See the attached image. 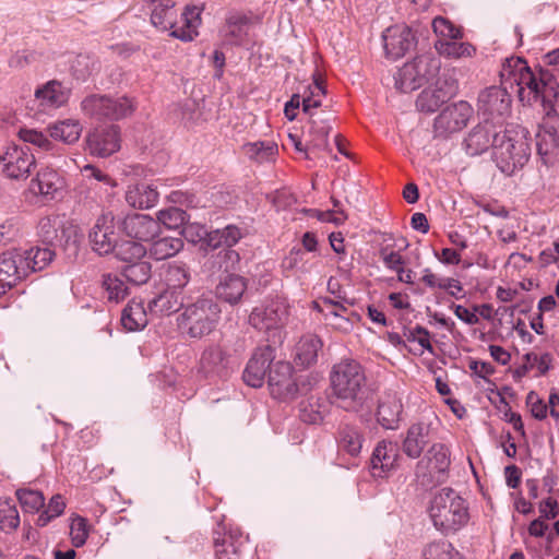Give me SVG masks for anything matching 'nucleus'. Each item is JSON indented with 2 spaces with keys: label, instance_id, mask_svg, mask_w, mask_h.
Masks as SVG:
<instances>
[{
  "label": "nucleus",
  "instance_id": "f257e3e1",
  "mask_svg": "<svg viewBox=\"0 0 559 559\" xmlns=\"http://www.w3.org/2000/svg\"><path fill=\"white\" fill-rule=\"evenodd\" d=\"M501 84L525 104L540 100L547 115L559 103V68L540 69L536 75L522 58L506 59L500 71Z\"/></svg>",
  "mask_w": 559,
  "mask_h": 559
},
{
  "label": "nucleus",
  "instance_id": "f03ea898",
  "mask_svg": "<svg viewBox=\"0 0 559 559\" xmlns=\"http://www.w3.org/2000/svg\"><path fill=\"white\" fill-rule=\"evenodd\" d=\"M329 378L331 397L336 407L355 414L371 411L374 389L359 361L353 358L341 359L333 365Z\"/></svg>",
  "mask_w": 559,
  "mask_h": 559
},
{
  "label": "nucleus",
  "instance_id": "7ed1b4c3",
  "mask_svg": "<svg viewBox=\"0 0 559 559\" xmlns=\"http://www.w3.org/2000/svg\"><path fill=\"white\" fill-rule=\"evenodd\" d=\"M492 143V159L501 173L511 176L528 162L531 145L524 128L515 126L500 129Z\"/></svg>",
  "mask_w": 559,
  "mask_h": 559
},
{
  "label": "nucleus",
  "instance_id": "20e7f679",
  "mask_svg": "<svg viewBox=\"0 0 559 559\" xmlns=\"http://www.w3.org/2000/svg\"><path fill=\"white\" fill-rule=\"evenodd\" d=\"M222 309L212 296L202 295L187 304L178 317V326L191 338L210 335L221 320Z\"/></svg>",
  "mask_w": 559,
  "mask_h": 559
},
{
  "label": "nucleus",
  "instance_id": "39448f33",
  "mask_svg": "<svg viewBox=\"0 0 559 559\" xmlns=\"http://www.w3.org/2000/svg\"><path fill=\"white\" fill-rule=\"evenodd\" d=\"M429 514L433 525L444 533L455 532L468 521L465 501L452 488H443L435 495Z\"/></svg>",
  "mask_w": 559,
  "mask_h": 559
},
{
  "label": "nucleus",
  "instance_id": "423d86ee",
  "mask_svg": "<svg viewBox=\"0 0 559 559\" xmlns=\"http://www.w3.org/2000/svg\"><path fill=\"white\" fill-rule=\"evenodd\" d=\"M271 394L280 400H294L311 390L308 374L295 376L293 366L287 361H276L269 372L267 379Z\"/></svg>",
  "mask_w": 559,
  "mask_h": 559
},
{
  "label": "nucleus",
  "instance_id": "0eeeda50",
  "mask_svg": "<svg viewBox=\"0 0 559 559\" xmlns=\"http://www.w3.org/2000/svg\"><path fill=\"white\" fill-rule=\"evenodd\" d=\"M439 70V59L430 55L417 56L397 70L394 75L395 87L403 93L413 92L435 79Z\"/></svg>",
  "mask_w": 559,
  "mask_h": 559
},
{
  "label": "nucleus",
  "instance_id": "6e6552de",
  "mask_svg": "<svg viewBox=\"0 0 559 559\" xmlns=\"http://www.w3.org/2000/svg\"><path fill=\"white\" fill-rule=\"evenodd\" d=\"M451 464L450 452L442 443H435L416 465L415 474L423 486L442 484L448 478Z\"/></svg>",
  "mask_w": 559,
  "mask_h": 559
},
{
  "label": "nucleus",
  "instance_id": "1a4fd4ad",
  "mask_svg": "<svg viewBox=\"0 0 559 559\" xmlns=\"http://www.w3.org/2000/svg\"><path fill=\"white\" fill-rule=\"evenodd\" d=\"M88 241L94 252L107 255L114 252L118 235L115 216L111 212H103L88 233Z\"/></svg>",
  "mask_w": 559,
  "mask_h": 559
},
{
  "label": "nucleus",
  "instance_id": "9d476101",
  "mask_svg": "<svg viewBox=\"0 0 559 559\" xmlns=\"http://www.w3.org/2000/svg\"><path fill=\"white\" fill-rule=\"evenodd\" d=\"M473 107L464 100L447 106L435 119L433 129L437 136L447 138L461 131L473 116Z\"/></svg>",
  "mask_w": 559,
  "mask_h": 559
},
{
  "label": "nucleus",
  "instance_id": "9b49d317",
  "mask_svg": "<svg viewBox=\"0 0 559 559\" xmlns=\"http://www.w3.org/2000/svg\"><path fill=\"white\" fill-rule=\"evenodd\" d=\"M0 162L3 164L5 176L16 180L26 179L36 163L28 147L15 144L8 146L4 151L0 150Z\"/></svg>",
  "mask_w": 559,
  "mask_h": 559
},
{
  "label": "nucleus",
  "instance_id": "f8f14e48",
  "mask_svg": "<svg viewBox=\"0 0 559 559\" xmlns=\"http://www.w3.org/2000/svg\"><path fill=\"white\" fill-rule=\"evenodd\" d=\"M457 85L451 76H440L433 86L425 88L416 99V107L420 111L435 112L441 105L456 94Z\"/></svg>",
  "mask_w": 559,
  "mask_h": 559
},
{
  "label": "nucleus",
  "instance_id": "ddd939ff",
  "mask_svg": "<svg viewBox=\"0 0 559 559\" xmlns=\"http://www.w3.org/2000/svg\"><path fill=\"white\" fill-rule=\"evenodd\" d=\"M287 316L286 307L280 301H271L261 307H255L249 316V324L259 331L272 333L273 337L280 336V328Z\"/></svg>",
  "mask_w": 559,
  "mask_h": 559
},
{
  "label": "nucleus",
  "instance_id": "4468645a",
  "mask_svg": "<svg viewBox=\"0 0 559 559\" xmlns=\"http://www.w3.org/2000/svg\"><path fill=\"white\" fill-rule=\"evenodd\" d=\"M275 358L274 348L270 345L258 347L249 359L243 371V381L252 388H261L266 372H270Z\"/></svg>",
  "mask_w": 559,
  "mask_h": 559
},
{
  "label": "nucleus",
  "instance_id": "2eb2a0df",
  "mask_svg": "<svg viewBox=\"0 0 559 559\" xmlns=\"http://www.w3.org/2000/svg\"><path fill=\"white\" fill-rule=\"evenodd\" d=\"M511 94L503 84L485 88L478 96L479 111L486 116L504 117L510 112Z\"/></svg>",
  "mask_w": 559,
  "mask_h": 559
},
{
  "label": "nucleus",
  "instance_id": "dca6fc26",
  "mask_svg": "<svg viewBox=\"0 0 559 559\" xmlns=\"http://www.w3.org/2000/svg\"><path fill=\"white\" fill-rule=\"evenodd\" d=\"M86 143L92 155L107 157L120 147L119 128L114 124L95 128L88 133Z\"/></svg>",
  "mask_w": 559,
  "mask_h": 559
},
{
  "label": "nucleus",
  "instance_id": "f3484780",
  "mask_svg": "<svg viewBox=\"0 0 559 559\" xmlns=\"http://www.w3.org/2000/svg\"><path fill=\"white\" fill-rule=\"evenodd\" d=\"M382 39L385 55L393 60L403 57L415 46V36L412 29L405 25L388 27Z\"/></svg>",
  "mask_w": 559,
  "mask_h": 559
},
{
  "label": "nucleus",
  "instance_id": "a211bd4d",
  "mask_svg": "<svg viewBox=\"0 0 559 559\" xmlns=\"http://www.w3.org/2000/svg\"><path fill=\"white\" fill-rule=\"evenodd\" d=\"M399 457L396 443L388 440L378 442L370 457L371 475L376 478L386 477L397 466Z\"/></svg>",
  "mask_w": 559,
  "mask_h": 559
},
{
  "label": "nucleus",
  "instance_id": "6ab92c4d",
  "mask_svg": "<svg viewBox=\"0 0 559 559\" xmlns=\"http://www.w3.org/2000/svg\"><path fill=\"white\" fill-rule=\"evenodd\" d=\"M501 127H497L489 119H485L484 122L477 124L472 129L465 139L466 153L476 156L486 152L489 147L493 151V143L496 134L500 133Z\"/></svg>",
  "mask_w": 559,
  "mask_h": 559
},
{
  "label": "nucleus",
  "instance_id": "aec40b11",
  "mask_svg": "<svg viewBox=\"0 0 559 559\" xmlns=\"http://www.w3.org/2000/svg\"><path fill=\"white\" fill-rule=\"evenodd\" d=\"M332 115L325 111H316L310 115L309 127L304 131L307 145L313 150H326L329 147V134L332 130Z\"/></svg>",
  "mask_w": 559,
  "mask_h": 559
},
{
  "label": "nucleus",
  "instance_id": "412c9836",
  "mask_svg": "<svg viewBox=\"0 0 559 559\" xmlns=\"http://www.w3.org/2000/svg\"><path fill=\"white\" fill-rule=\"evenodd\" d=\"M19 250L0 254V297L11 289L20 280L26 277L24 264L20 263Z\"/></svg>",
  "mask_w": 559,
  "mask_h": 559
},
{
  "label": "nucleus",
  "instance_id": "4be33fe9",
  "mask_svg": "<svg viewBox=\"0 0 559 559\" xmlns=\"http://www.w3.org/2000/svg\"><path fill=\"white\" fill-rule=\"evenodd\" d=\"M122 228L127 236L141 241H151L159 233L156 219L146 214L128 215L122 222Z\"/></svg>",
  "mask_w": 559,
  "mask_h": 559
},
{
  "label": "nucleus",
  "instance_id": "5701e85b",
  "mask_svg": "<svg viewBox=\"0 0 559 559\" xmlns=\"http://www.w3.org/2000/svg\"><path fill=\"white\" fill-rule=\"evenodd\" d=\"M431 439V425L425 421L415 423L406 431L402 450L408 457L418 459Z\"/></svg>",
  "mask_w": 559,
  "mask_h": 559
},
{
  "label": "nucleus",
  "instance_id": "b1692460",
  "mask_svg": "<svg viewBox=\"0 0 559 559\" xmlns=\"http://www.w3.org/2000/svg\"><path fill=\"white\" fill-rule=\"evenodd\" d=\"M64 187L63 177L57 170L46 167L37 173L36 178L31 182L29 189L33 193L53 200L61 195Z\"/></svg>",
  "mask_w": 559,
  "mask_h": 559
},
{
  "label": "nucleus",
  "instance_id": "393cba45",
  "mask_svg": "<svg viewBox=\"0 0 559 559\" xmlns=\"http://www.w3.org/2000/svg\"><path fill=\"white\" fill-rule=\"evenodd\" d=\"M251 23V15L241 11H231L226 15L221 34L227 44L238 46L248 35V27Z\"/></svg>",
  "mask_w": 559,
  "mask_h": 559
},
{
  "label": "nucleus",
  "instance_id": "a878e982",
  "mask_svg": "<svg viewBox=\"0 0 559 559\" xmlns=\"http://www.w3.org/2000/svg\"><path fill=\"white\" fill-rule=\"evenodd\" d=\"M228 355L218 344L207 346L201 354L199 371L205 377H222L227 369Z\"/></svg>",
  "mask_w": 559,
  "mask_h": 559
},
{
  "label": "nucleus",
  "instance_id": "bb28decb",
  "mask_svg": "<svg viewBox=\"0 0 559 559\" xmlns=\"http://www.w3.org/2000/svg\"><path fill=\"white\" fill-rule=\"evenodd\" d=\"M183 294L181 290L165 287L158 295L148 301L147 309L151 314L163 317L183 309Z\"/></svg>",
  "mask_w": 559,
  "mask_h": 559
},
{
  "label": "nucleus",
  "instance_id": "cd10ccee",
  "mask_svg": "<svg viewBox=\"0 0 559 559\" xmlns=\"http://www.w3.org/2000/svg\"><path fill=\"white\" fill-rule=\"evenodd\" d=\"M403 405L396 393H385L378 404L377 419L385 429H396L401 419Z\"/></svg>",
  "mask_w": 559,
  "mask_h": 559
},
{
  "label": "nucleus",
  "instance_id": "c85d7f7f",
  "mask_svg": "<svg viewBox=\"0 0 559 559\" xmlns=\"http://www.w3.org/2000/svg\"><path fill=\"white\" fill-rule=\"evenodd\" d=\"M70 91L58 81H49L35 92V97L43 110L56 109L69 99Z\"/></svg>",
  "mask_w": 559,
  "mask_h": 559
},
{
  "label": "nucleus",
  "instance_id": "c756f323",
  "mask_svg": "<svg viewBox=\"0 0 559 559\" xmlns=\"http://www.w3.org/2000/svg\"><path fill=\"white\" fill-rule=\"evenodd\" d=\"M56 253L52 249V246L41 247H33L25 251L19 250V258H21L22 261H20L21 264H24L25 275L27 276L31 272H37L44 270L46 266H48Z\"/></svg>",
  "mask_w": 559,
  "mask_h": 559
},
{
  "label": "nucleus",
  "instance_id": "7c9ffc66",
  "mask_svg": "<svg viewBox=\"0 0 559 559\" xmlns=\"http://www.w3.org/2000/svg\"><path fill=\"white\" fill-rule=\"evenodd\" d=\"M536 150L545 165H552L559 159V135L554 128L539 130L536 134Z\"/></svg>",
  "mask_w": 559,
  "mask_h": 559
},
{
  "label": "nucleus",
  "instance_id": "2f4dec72",
  "mask_svg": "<svg viewBox=\"0 0 559 559\" xmlns=\"http://www.w3.org/2000/svg\"><path fill=\"white\" fill-rule=\"evenodd\" d=\"M246 289L247 284L242 276L228 274L217 284L215 295L225 302L236 305L243 296Z\"/></svg>",
  "mask_w": 559,
  "mask_h": 559
},
{
  "label": "nucleus",
  "instance_id": "473e14b6",
  "mask_svg": "<svg viewBox=\"0 0 559 559\" xmlns=\"http://www.w3.org/2000/svg\"><path fill=\"white\" fill-rule=\"evenodd\" d=\"M152 24L162 31H174L176 28L177 11L174 0H151Z\"/></svg>",
  "mask_w": 559,
  "mask_h": 559
},
{
  "label": "nucleus",
  "instance_id": "72a5a7b5",
  "mask_svg": "<svg viewBox=\"0 0 559 559\" xmlns=\"http://www.w3.org/2000/svg\"><path fill=\"white\" fill-rule=\"evenodd\" d=\"M245 233L236 225H227L224 228H217L206 234L204 243L206 248H233L243 237Z\"/></svg>",
  "mask_w": 559,
  "mask_h": 559
},
{
  "label": "nucleus",
  "instance_id": "f704fd0d",
  "mask_svg": "<svg viewBox=\"0 0 559 559\" xmlns=\"http://www.w3.org/2000/svg\"><path fill=\"white\" fill-rule=\"evenodd\" d=\"M156 188L146 183L129 186L126 191V201L132 207L150 209L158 201Z\"/></svg>",
  "mask_w": 559,
  "mask_h": 559
},
{
  "label": "nucleus",
  "instance_id": "c9c22d12",
  "mask_svg": "<svg viewBox=\"0 0 559 559\" xmlns=\"http://www.w3.org/2000/svg\"><path fill=\"white\" fill-rule=\"evenodd\" d=\"M245 539L241 534L229 532L214 539L216 559H240Z\"/></svg>",
  "mask_w": 559,
  "mask_h": 559
},
{
  "label": "nucleus",
  "instance_id": "e433bc0d",
  "mask_svg": "<svg viewBox=\"0 0 559 559\" xmlns=\"http://www.w3.org/2000/svg\"><path fill=\"white\" fill-rule=\"evenodd\" d=\"M201 12L202 9L199 7H186L181 14L183 25L179 27L176 26V28L170 32V35L182 41L193 40L198 36V27L201 24Z\"/></svg>",
  "mask_w": 559,
  "mask_h": 559
},
{
  "label": "nucleus",
  "instance_id": "4c0bfd02",
  "mask_svg": "<svg viewBox=\"0 0 559 559\" xmlns=\"http://www.w3.org/2000/svg\"><path fill=\"white\" fill-rule=\"evenodd\" d=\"M322 347L321 340L316 335H305L296 344L295 361L302 367L313 365L318 359V353Z\"/></svg>",
  "mask_w": 559,
  "mask_h": 559
},
{
  "label": "nucleus",
  "instance_id": "58836bf2",
  "mask_svg": "<svg viewBox=\"0 0 559 559\" xmlns=\"http://www.w3.org/2000/svg\"><path fill=\"white\" fill-rule=\"evenodd\" d=\"M364 436L361 431L352 425L340 427L337 433V445L341 452L350 456H357L362 448Z\"/></svg>",
  "mask_w": 559,
  "mask_h": 559
},
{
  "label": "nucleus",
  "instance_id": "ea45409f",
  "mask_svg": "<svg viewBox=\"0 0 559 559\" xmlns=\"http://www.w3.org/2000/svg\"><path fill=\"white\" fill-rule=\"evenodd\" d=\"M147 311L142 301L132 299L124 307L121 314V323L129 331H138L147 325Z\"/></svg>",
  "mask_w": 559,
  "mask_h": 559
},
{
  "label": "nucleus",
  "instance_id": "a19ab883",
  "mask_svg": "<svg viewBox=\"0 0 559 559\" xmlns=\"http://www.w3.org/2000/svg\"><path fill=\"white\" fill-rule=\"evenodd\" d=\"M182 248L180 237H162L152 242L148 253L154 260L162 261L176 255Z\"/></svg>",
  "mask_w": 559,
  "mask_h": 559
},
{
  "label": "nucleus",
  "instance_id": "79ce46f5",
  "mask_svg": "<svg viewBox=\"0 0 559 559\" xmlns=\"http://www.w3.org/2000/svg\"><path fill=\"white\" fill-rule=\"evenodd\" d=\"M191 280L190 267L182 263L175 261L169 263L165 271V285L169 289L181 290L188 285Z\"/></svg>",
  "mask_w": 559,
  "mask_h": 559
},
{
  "label": "nucleus",
  "instance_id": "37998d69",
  "mask_svg": "<svg viewBox=\"0 0 559 559\" xmlns=\"http://www.w3.org/2000/svg\"><path fill=\"white\" fill-rule=\"evenodd\" d=\"M48 130L52 139L72 144L79 140L82 126L79 120L67 119L49 126Z\"/></svg>",
  "mask_w": 559,
  "mask_h": 559
},
{
  "label": "nucleus",
  "instance_id": "c03bdc74",
  "mask_svg": "<svg viewBox=\"0 0 559 559\" xmlns=\"http://www.w3.org/2000/svg\"><path fill=\"white\" fill-rule=\"evenodd\" d=\"M435 48L440 56L454 59L471 57L475 52L471 44L457 39H437Z\"/></svg>",
  "mask_w": 559,
  "mask_h": 559
},
{
  "label": "nucleus",
  "instance_id": "a18cd8bd",
  "mask_svg": "<svg viewBox=\"0 0 559 559\" xmlns=\"http://www.w3.org/2000/svg\"><path fill=\"white\" fill-rule=\"evenodd\" d=\"M243 150L246 155L257 163L271 162L278 152L277 145L271 141L248 143L243 146Z\"/></svg>",
  "mask_w": 559,
  "mask_h": 559
},
{
  "label": "nucleus",
  "instance_id": "49530a36",
  "mask_svg": "<svg viewBox=\"0 0 559 559\" xmlns=\"http://www.w3.org/2000/svg\"><path fill=\"white\" fill-rule=\"evenodd\" d=\"M122 276L133 285L147 283L152 275L151 263L143 259L126 264L121 270Z\"/></svg>",
  "mask_w": 559,
  "mask_h": 559
},
{
  "label": "nucleus",
  "instance_id": "de8ad7c7",
  "mask_svg": "<svg viewBox=\"0 0 559 559\" xmlns=\"http://www.w3.org/2000/svg\"><path fill=\"white\" fill-rule=\"evenodd\" d=\"M112 253H115L117 259L126 262V264H130L143 259L146 255L147 250L139 241L122 240L117 242Z\"/></svg>",
  "mask_w": 559,
  "mask_h": 559
},
{
  "label": "nucleus",
  "instance_id": "09e8293b",
  "mask_svg": "<svg viewBox=\"0 0 559 559\" xmlns=\"http://www.w3.org/2000/svg\"><path fill=\"white\" fill-rule=\"evenodd\" d=\"M135 109L134 102L128 96H108L106 120H119L131 115Z\"/></svg>",
  "mask_w": 559,
  "mask_h": 559
},
{
  "label": "nucleus",
  "instance_id": "8fccbe9b",
  "mask_svg": "<svg viewBox=\"0 0 559 559\" xmlns=\"http://www.w3.org/2000/svg\"><path fill=\"white\" fill-rule=\"evenodd\" d=\"M108 95L92 94L86 96L81 103V109L84 115L96 120H106V106Z\"/></svg>",
  "mask_w": 559,
  "mask_h": 559
},
{
  "label": "nucleus",
  "instance_id": "3c124183",
  "mask_svg": "<svg viewBox=\"0 0 559 559\" xmlns=\"http://www.w3.org/2000/svg\"><path fill=\"white\" fill-rule=\"evenodd\" d=\"M102 286L107 293L109 301L119 302L128 295V287L124 282L116 274L107 273L103 275Z\"/></svg>",
  "mask_w": 559,
  "mask_h": 559
},
{
  "label": "nucleus",
  "instance_id": "603ef678",
  "mask_svg": "<svg viewBox=\"0 0 559 559\" xmlns=\"http://www.w3.org/2000/svg\"><path fill=\"white\" fill-rule=\"evenodd\" d=\"M334 306V300L330 298H323L321 302H313V309L320 311L331 325L345 329V325H348V319L345 314L336 312Z\"/></svg>",
  "mask_w": 559,
  "mask_h": 559
},
{
  "label": "nucleus",
  "instance_id": "864d4df0",
  "mask_svg": "<svg viewBox=\"0 0 559 559\" xmlns=\"http://www.w3.org/2000/svg\"><path fill=\"white\" fill-rule=\"evenodd\" d=\"M16 497L25 512H38L45 506L44 495L38 490L20 488L16 490Z\"/></svg>",
  "mask_w": 559,
  "mask_h": 559
},
{
  "label": "nucleus",
  "instance_id": "5fc2aeb1",
  "mask_svg": "<svg viewBox=\"0 0 559 559\" xmlns=\"http://www.w3.org/2000/svg\"><path fill=\"white\" fill-rule=\"evenodd\" d=\"M187 213L179 207H168L158 212L157 222L158 225L163 224L168 229H178L187 221Z\"/></svg>",
  "mask_w": 559,
  "mask_h": 559
},
{
  "label": "nucleus",
  "instance_id": "6e6d98bb",
  "mask_svg": "<svg viewBox=\"0 0 559 559\" xmlns=\"http://www.w3.org/2000/svg\"><path fill=\"white\" fill-rule=\"evenodd\" d=\"M59 227L60 219L58 217H43L38 223V235L43 243L55 247Z\"/></svg>",
  "mask_w": 559,
  "mask_h": 559
},
{
  "label": "nucleus",
  "instance_id": "4d7b16f0",
  "mask_svg": "<svg viewBox=\"0 0 559 559\" xmlns=\"http://www.w3.org/2000/svg\"><path fill=\"white\" fill-rule=\"evenodd\" d=\"M432 28L439 37L438 39H461L463 37L462 29L443 16L432 20Z\"/></svg>",
  "mask_w": 559,
  "mask_h": 559
},
{
  "label": "nucleus",
  "instance_id": "13d9d810",
  "mask_svg": "<svg viewBox=\"0 0 559 559\" xmlns=\"http://www.w3.org/2000/svg\"><path fill=\"white\" fill-rule=\"evenodd\" d=\"M282 265L287 271L309 272L311 265L307 259V253L301 248L294 247L284 258Z\"/></svg>",
  "mask_w": 559,
  "mask_h": 559
},
{
  "label": "nucleus",
  "instance_id": "bf43d9fd",
  "mask_svg": "<svg viewBox=\"0 0 559 559\" xmlns=\"http://www.w3.org/2000/svg\"><path fill=\"white\" fill-rule=\"evenodd\" d=\"M66 502L60 495H55L46 509L38 515L36 524L40 527L46 526L52 519L58 518L64 511Z\"/></svg>",
  "mask_w": 559,
  "mask_h": 559
},
{
  "label": "nucleus",
  "instance_id": "052dcab7",
  "mask_svg": "<svg viewBox=\"0 0 559 559\" xmlns=\"http://www.w3.org/2000/svg\"><path fill=\"white\" fill-rule=\"evenodd\" d=\"M453 547L448 540L441 539L428 544L424 551V559H453Z\"/></svg>",
  "mask_w": 559,
  "mask_h": 559
},
{
  "label": "nucleus",
  "instance_id": "680f3d73",
  "mask_svg": "<svg viewBox=\"0 0 559 559\" xmlns=\"http://www.w3.org/2000/svg\"><path fill=\"white\" fill-rule=\"evenodd\" d=\"M20 525L19 511L8 502H0V530L12 532Z\"/></svg>",
  "mask_w": 559,
  "mask_h": 559
},
{
  "label": "nucleus",
  "instance_id": "e2e57ef3",
  "mask_svg": "<svg viewBox=\"0 0 559 559\" xmlns=\"http://www.w3.org/2000/svg\"><path fill=\"white\" fill-rule=\"evenodd\" d=\"M70 536L74 547H82L88 537V526L86 519L76 515L72 519L70 525Z\"/></svg>",
  "mask_w": 559,
  "mask_h": 559
},
{
  "label": "nucleus",
  "instance_id": "0e129e2a",
  "mask_svg": "<svg viewBox=\"0 0 559 559\" xmlns=\"http://www.w3.org/2000/svg\"><path fill=\"white\" fill-rule=\"evenodd\" d=\"M17 135L24 143L33 144L38 148L48 151L51 147V142L47 135L35 129L21 128Z\"/></svg>",
  "mask_w": 559,
  "mask_h": 559
},
{
  "label": "nucleus",
  "instance_id": "69168bd1",
  "mask_svg": "<svg viewBox=\"0 0 559 559\" xmlns=\"http://www.w3.org/2000/svg\"><path fill=\"white\" fill-rule=\"evenodd\" d=\"M403 336L407 342H417L424 349L430 353L433 352V347L429 341L430 334L426 328L416 325L413 329H405Z\"/></svg>",
  "mask_w": 559,
  "mask_h": 559
},
{
  "label": "nucleus",
  "instance_id": "338daca9",
  "mask_svg": "<svg viewBox=\"0 0 559 559\" xmlns=\"http://www.w3.org/2000/svg\"><path fill=\"white\" fill-rule=\"evenodd\" d=\"M78 229L76 226L67 222L60 221V227L58 231V238H56V246L69 247L76 243Z\"/></svg>",
  "mask_w": 559,
  "mask_h": 559
},
{
  "label": "nucleus",
  "instance_id": "774afa93",
  "mask_svg": "<svg viewBox=\"0 0 559 559\" xmlns=\"http://www.w3.org/2000/svg\"><path fill=\"white\" fill-rule=\"evenodd\" d=\"M324 93L323 86L316 83L313 88L310 90V94L302 97V111L309 116L313 114L312 109L318 108L321 105V97Z\"/></svg>",
  "mask_w": 559,
  "mask_h": 559
}]
</instances>
